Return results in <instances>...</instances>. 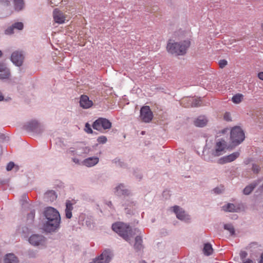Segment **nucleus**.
<instances>
[{
  "mask_svg": "<svg viewBox=\"0 0 263 263\" xmlns=\"http://www.w3.org/2000/svg\"><path fill=\"white\" fill-rule=\"evenodd\" d=\"M44 215L47 219L44 225L45 231L50 232L59 227L61 218L57 210L52 207H48L44 212Z\"/></svg>",
  "mask_w": 263,
  "mask_h": 263,
  "instance_id": "obj_1",
  "label": "nucleus"
},
{
  "mask_svg": "<svg viewBox=\"0 0 263 263\" xmlns=\"http://www.w3.org/2000/svg\"><path fill=\"white\" fill-rule=\"evenodd\" d=\"M191 42L189 40H185L179 43L175 42L172 40H169L166 46L167 51L172 54L176 55H184L189 48Z\"/></svg>",
  "mask_w": 263,
  "mask_h": 263,
  "instance_id": "obj_2",
  "label": "nucleus"
},
{
  "mask_svg": "<svg viewBox=\"0 0 263 263\" xmlns=\"http://www.w3.org/2000/svg\"><path fill=\"white\" fill-rule=\"evenodd\" d=\"M112 229L127 241L135 234L133 233V230L129 226L123 222L114 223Z\"/></svg>",
  "mask_w": 263,
  "mask_h": 263,
  "instance_id": "obj_3",
  "label": "nucleus"
},
{
  "mask_svg": "<svg viewBox=\"0 0 263 263\" xmlns=\"http://www.w3.org/2000/svg\"><path fill=\"white\" fill-rule=\"evenodd\" d=\"M245 138V133L239 126H235L232 128L230 138L234 146L240 144L244 140Z\"/></svg>",
  "mask_w": 263,
  "mask_h": 263,
  "instance_id": "obj_4",
  "label": "nucleus"
},
{
  "mask_svg": "<svg viewBox=\"0 0 263 263\" xmlns=\"http://www.w3.org/2000/svg\"><path fill=\"white\" fill-rule=\"evenodd\" d=\"M92 127L95 129L99 131L102 129H108L111 128V123L106 118H99L93 122Z\"/></svg>",
  "mask_w": 263,
  "mask_h": 263,
  "instance_id": "obj_5",
  "label": "nucleus"
},
{
  "mask_svg": "<svg viewBox=\"0 0 263 263\" xmlns=\"http://www.w3.org/2000/svg\"><path fill=\"white\" fill-rule=\"evenodd\" d=\"M153 118V114L148 106H144L140 109V120L145 123H148L152 121Z\"/></svg>",
  "mask_w": 263,
  "mask_h": 263,
  "instance_id": "obj_6",
  "label": "nucleus"
},
{
  "mask_svg": "<svg viewBox=\"0 0 263 263\" xmlns=\"http://www.w3.org/2000/svg\"><path fill=\"white\" fill-rule=\"evenodd\" d=\"M111 258V252L108 250H105L99 256L90 263H108Z\"/></svg>",
  "mask_w": 263,
  "mask_h": 263,
  "instance_id": "obj_7",
  "label": "nucleus"
},
{
  "mask_svg": "<svg viewBox=\"0 0 263 263\" xmlns=\"http://www.w3.org/2000/svg\"><path fill=\"white\" fill-rule=\"evenodd\" d=\"M227 147V143L224 140L217 142L215 151L213 152L212 155L215 157L219 156L223 154Z\"/></svg>",
  "mask_w": 263,
  "mask_h": 263,
  "instance_id": "obj_8",
  "label": "nucleus"
},
{
  "mask_svg": "<svg viewBox=\"0 0 263 263\" xmlns=\"http://www.w3.org/2000/svg\"><path fill=\"white\" fill-rule=\"evenodd\" d=\"M53 18L55 23L62 24L65 23L66 15L58 9H55L53 11Z\"/></svg>",
  "mask_w": 263,
  "mask_h": 263,
  "instance_id": "obj_9",
  "label": "nucleus"
},
{
  "mask_svg": "<svg viewBox=\"0 0 263 263\" xmlns=\"http://www.w3.org/2000/svg\"><path fill=\"white\" fill-rule=\"evenodd\" d=\"M24 60V55L21 51H14L11 56V61L17 66L22 65Z\"/></svg>",
  "mask_w": 263,
  "mask_h": 263,
  "instance_id": "obj_10",
  "label": "nucleus"
},
{
  "mask_svg": "<svg viewBox=\"0 0 263 263\" xmlns=\"http://www.w3.org/2000/svg\"><path fill=\"white\" fill-rule=\"evenodd\" d=\"M239 156V152H234L228 156H224L222 158H220L218 161V163L222 164L226 163L232 162L234 160H235L237 158H238Z\"/></svg>",
  "mask_w": 263,
  "mask_h": 263,
  "instance_id": "obj_11",
  "label": "nucleus"
},
{
  "mask_svg": "<svg viewBox=\"0 0 263 263\" xmlns=\"http://www.w3.org/2000/svg\"><path fill=\"white\" fill-rule=\"evenodd\" d=\"M181 103L185 107H196L200 105V101L192 98H186L182 100Z\"/></svg>",
  "mask_w": 263,
  "mask_h": 263,
  "instance_id": "obj_12",
  "label": "nucleus"
},
{
  "mask_svg": "<svg viewBox=\"0 0 263 263\" xmlns=\"http://www.w3.org/2000/svg\"><path fill=\"white\" fill-rule=\"evenodd\" d=\"M29 242L34 246L42 245L45 242V237L42 235H32L29 239Z\"/></svg>",
  "mask_w": 263,
  "mask_h": 263,
  "instance_id": "obj_13",
  "label": "nucleus"
},
{
  "mask_svg": "<svg viewBox=\"0 0 263 263\" xmlns=\"http://www.w3.org/2000/svg\"><path fill=\"white\" fill-rule=\"evenodd\" d=\"M173 208L174 212L176 214L178 219L185 221L189 219L188 215L185 214L182 209L177 205L174 206Z\"/></svg>",
  "mask_w": 263,
  "mask_h": 263,
  "instance_id": "obj_14",
  "label": "nucleus"
},
{
  "mask_svg": "<svg viewBox=\"0 0 263 263\" xmlns=\"http://www.w3.org/2000/svg\"><path fill=\"white\" fill-rule=\"evenodd\" d=\"M80 105L83 108H89L93 105V102L90 100L88 97L86 95H82L80 98Z\"/></svg>",
  "mask_w": 263,
  "mask_h": 263,
  "instance_id": "obj_15",
  "label": "nucleus"
},
{
  "mask_svg": "<svg viewBox=\"0 0 263 263\" xmlns=\"http://www.w3.org/2000/svg\"><path fill=\"white\" fill-rule=\"evenodd\" d=\"M116 194L119 196H128L130 195V192L128 190L125 189L123 184H121L116 187Z\"/></svg>",
  "mask_w": 263,
  "mask_h": 263,
  "instance_id": "obj_16",
  "label": "nucleus"
},
{
  "mask_svg": "<svg viewBox=\"0 0 263 263\" xmlns=\"http://www.w3.org/2000/svg\"><path fill=\"white\" fill-rule=\"evenodd\" d=\"M10 74V70L4 64L0 63V79H8Z\"/></svg>",
  "mask_w": 263,
  "mask_h": 263,
  "instance_id": "obj_17",
  "label": "nucleus"
},
{
  "mask_svg": "<svg viewBox=\"0 0 263 263\" xmlns=\"http://www.w3.org/2000/svg\"><path fill=\"white\" fill-rule=\"evenodd\" d=\"M99 162V158L97 157H89L83 161V164L87 167H91L97 164Z\"/></svg>",
  "mask_w": 263,
  "mask_h": 263,
  "instance_id": "obj_18",
  "label": "nucleus"
},
{
  "mask_svg": "<svg viewBox=\"0 0 263 263\" xmlns=\"http://www.w3.org/2000/svg\"><path fill=\"white\" fill-rule=\"evenodd\" d=\"M208 120L204 116L198 117L195 121L194 124L197 127H203L206 125Z\"/></svg>",
  "mask_w": 263,
  "mask_h": 263,
  "instance_id": "obj_19",
  "label": "nucleus"
},
{
  "mask_svg": "<svg viewBox=\"0 0 263 263\" xmlns=\"http://www.w3.org/2000/svg\"><path fill=\"white\" fill-rule=\"evenodd\" d=\"M73 210V203L71 201L67 200L66 202L65 215L67 218L70 219L72 217V211Z\"/></svg>",
  "mask_w": 263,
  "mask_h": 263,
  "instance_id": "obj_20",
  "label": "nucleus"
},
{
  "mask_svg": "<svg viewBox=\"0 0 263 263\" xmlns=\"http://www.w3.org/2000/svg\"><path fill=\"white\" fill-rule=\"evenodd\" d=\"M4 261L5 263H18V262L17 258L12 253L7 254Z\"/></svg>",
  "mask_w": 263,
  "mask_h": 263,
  "instance_id": "obj_21",
  "label": "nucleus"
},
{
  "mask_svg": "<svg viewBox=\"0 0 263 263\" xmlns=\"http://www.w3.org/2000/svg\"><path fill=\"white\" fill-rule=\"evenodd\" d=\"M14 7L16 11L22 10L24 7L23 0H13Z\"/></svg>",
  "mask_w": 263,
  "mask_h": 263,
  "instance_id": "obj_22",
  "label": "nucleus"
},
{
  "mask_svg": "<svg viewBox=\"0 0 263 263\" xmlns=\"http://www.w3.org/2000/svg\"><path fill=\"white\" fill-rule=\"evenodd\" d=\"M142 239L140 236H137L135 238V243L134 244V248L136 250L139 251L142 249Z\"/></svg>",
  "mask_w": 263,
  "mask_h": 263,
  "instance_id": "obj_23",
  "label": "nucleus"
},
{
  "mask_svg": "<svg viewBox=\"0 0 263 263\" xmlns=\"http://www.w3.org/2000/svg\"><path fill=\"white\" fill-rule=\"evenodd\" d=\"M203 253L205 255L209 256L212 254L213 249L212 245L209 243L204 244V246L203 249Z\"/></svg>",
  "mask_w": 263,
  "mask_h": 263,
  "instance_id": "obj_24",
  "label": "nucleus"
},
{
  "mask_svg": "<svg viewBox=\"0 0 263 263\" xmlns=\"http://www.w3.org/2000/svg\"><path fill=\"white\" fill-rule=\"evenodd\" d=\"M222 210L226 212H234L235 205L232 203H228L227 205L222 206Z\"/></svg>",
  "mask_w": 263,
  "mask_h": 263,
  "instance_id": "obj_25",
  "label": "nucleus"
},
{
  "mask_svg": "<svg viewBox=\"0 0 263 263\" xmlns=\"http://www.w3.org/2000/svg\"><path fill=\"white\" fill-rule=\"evenodd\" d=\"M243 98V95L241 94H237L232 97V101L236 104L239 103L241 102Z\"/></svg>",
  "mask_w": 263,
  "mask_h": 263,
  "instance_id": "obj_26",
  "label": "nucleus"
},
{
  "mask_svg": "<svg viewBox=\"0 0 263 263\" xmlns=\"http://www.w3.org/2000/svg\"><path fill=\"white\" fill-rule=\"evenodd\" d=\"M256 185V184H250L249 185L247 186L243 190V193L245 195H249L250 193H251V192L253 191V190L254 189Z\"/></svg>",
  "mask_w": 263,
  "mask_h": 263,
  "instance_id": "obj_27",
  "label": "nucleus"
},
{
  "mask_svg": "<svg viewBox=\"0 0 263 263\" xmlns=\"http://www.w3.org/2000/svg\"><path fill=\"white\" fill-rule=\"evenodd\" d=\"M224 229L229 231L231 235H233L235 233V230L233 226L231 224H226L224 226Z\"/></svg>",
  "mask_w": 263,
  "mask_h": 263,
  "instance_id": "obj_28",
  "label": "nucleus"
},
{
  "mask_svg": "<svg viewBox=\"0 0 263 263\" xmlns=\"http://www.w3.org/2000/svg\"><path fill=\"white\" fill-rule=\"evenodd\" d=\"M14 28L18 30H22L24 27L23 24L21 22L15 23L13 25Z\"/></svg>",
  "mask_w": 263,
  "mask_h": 263,
  "instance_id": "obj_29",
  "label": "nucleus"
},
{
  "mask_svg": "<svg viewBox=\"0 0 263 263\" xmlns=\"http://www.w3.org/2000/svg\"><path fill=\"white\" fill-rule=\"evenodd\" d=\"M50 5L52 7H54L58 6L59 4H60L62 0H49Z\"/></svg>",
  "mask_w": 263,
  "mask_h": 263,
  "instance_id": "obj_30",
  "label": "nucleus"
},
{
  "mask_svg": "<svg viewBox=\"0 0 263 263\" xmlns=\"http://www.w3.org/2000/svg\"><path fill=\"white\" fill-rule=\"evenodd\" d=\"M84 129H85V131L88 134L92 133V130L90 127V125L88 123H86Z\"/></svg>",
  "mask_w": 263,
  "mask_h": 263,
  "instance_id": "obj_31",
  "label": "nucleus"
},
{
  "mask_svg": "<svg viewBox=\"0 0 263 263\" xmlns=\"http://www.w3.org/2000/svg\"><path fill=\"white\" fill-rule=\"evenodd\" d=\"M97 141L100 143H105L107 141V138L104 136H100L98 137Z\"/></svg>",
  "mask_w": 263,
  "mask_h": 263,
  "instance_id": "obj_32",
  "label": "nucleus"
},
{
  "mask_svg": "<svg viewBox=\"0 0 263 263\" xmlns=\"http://www.w3.org/2000/svg\"><path fill=\"white\" fill-rule=\"evenodd\" d=\"M228 64V62L225 60H220L219 62V65L221 68L224 67Z\"/></svg>",
  "mask_w": 263,
  "mask_h": 263,
  "instance_id": "obj_33",
  "label": "nucleus"
},
{
  "mask_svg": "<svg viewBox=\"0 0 263 263\" xmlns=\"http://www.w3.org/2000/svg\"><path fill=\"white\" fill-rule=\"evenodd\" d=\"M14 29L13 25L11 27H9L5 30V34L8 35L12 34L13 33Z\"/></svg>",
  "mask_w": 263,
  "mask_h": 263,
  "instance_id": "obj_34",
  "label": "nucleus"
},
{
  "mask_svg": "<svg viewBox=\"0 0 263 263\" xmlns=\"http://www.w3.org/2000/svg\"><path fill=\"white\" fill-rule=\"evenodd\" d=\"M38 125V123L36 121H32V122L29 123V125L31 129H33L34 128L36 127Z\"/></svg>",
  "mask_w": 263,
  "mask_h": 263,
  "instance_id": "obj_35",
  "label": "nucleus"
},
{
  "mask_svg": "<svg viewBox=\"0 0 263 263\" xmlns=\"http://www.w3.org/2000/svg\"><path fill=\"white\" fill-rule=\"evenodd\" d=\"M252 171H253V172L254 173H258V172L260 170V167H259L258 165H256V164H253V166H252Z\"/></svg>",
  "mask_w": 263,
  "mask_h": 263,
  "instance_id": "obj_36",
  "label": "nucleus"
},
{
  "mask_svg": "<svg viewBox=\"0 0 263 263\" xmlns=\"http://www.w3.org/2000/svg\"><path fill=\"white\" fill-rule=\"evenodd\" d=\"M14 166V163L13 162H9L6 167L8 171H11Z\"/></svg>",
  "mask_w": 263,
  "mask_h": 263,
  "instance_id": "obj_37",
  "label": "nucleus"
},
{
  "mask_svg": "<svg viewBox=\"0 0 263 263\" xmlns=\"http://www.w3.org/2000/svg\"><path fill=\"white\" fill-rule=\"evenodd\" d=\"M0 4L4 6H8L10 3L8 0H0Z\"/></svg>",
  "mask_w": 263,
  "mask_h": 263,
  "instance_id": "obj_38",
  "label": "nucleus"
},
{
  "mask_svg": "<svg viewBox=\"0 0 263 263\" xmlns=\"http://www.w3.org/2000/svg\"><path fill=\"white\" fill-rule=\"evenodd\" d=\"M224 119L227 121H229L231 120V115H230V113L226 112L224 114Z\"/></svg>",
  "mask_w": 263,
  "mask_h": 263,
  "instance_id": "obj_39",
  "label": "nucleus"
},
{
  "mask_svg": "<svg viewBox=\"0 0 263 263\" xmlns=\"http://www.w3.org/2000/svg\"><path fill=\"white\" fill-rule=\"evenodd\" d=\"M46 195H51V198H52V200H54L57 197L55 195L54 192H53L52 191H49L48 192H47L46 193Z\"/></svg>",
  "mask_w": 263,
  "mask_h": 263,
  "instance_id": "obj_40",
  "label": "nucleus"
},
{
  "mask_svg": "<svg viewBox=\"0 0 263 263\" xmlns=\"http://www.w3.org/2000/svg\"><path fill=\"white\" fill-rule=\"evenodd\" d=\"M35 216V212L32 211L28 215V218H30L31 220H33Z\"/></svg>",
  "mask_w": 263,
  "mask_h": 263,
  "instance_id": "obj_41",
  "label": "nucleus"
},
{
  "mask_svg": "<svg viewBox=\"0 0 263 263\" xmlns=\"http://www.w3.org/2000/svg\"><path fill=\"white\" fill-rule=\"evenodd\" d=\"M247 256V253L245 251H241L240 253V256L242 259L246 258Z\"/></svg>",
  "mask_w": 263,
  "mask_h": 263,
  "instance_id": "obj_42",
  "label": "nucleus"
},
{
  "mask_svg": "<svg viewBox=\"0 0 263 263\" xmlns=\"http://www.w3.org/2000/svg\"><path fill=\"white\" fill-rule=\"evenodd\" d=\"M222 190H223V189H219L218 187H216V188L214 189V190L215 193H216L217 194L221 193Z\"/></svg>",
  "mask_w": 263,
  "mask_h": 263,
  "instance_id": "obj_43",
  "label": "nucleus"
},
{
  "mask_svg": "<svg viewBox=\"0 0 263 263\" xmlns=\"http://www.w3.org/2000/svg\"><path fill=\"white\" fill-rule=\"evenodd\" d=\"M258 77L259 79L263 81V72H260L258 73Z\"/></svg>",
  "mask_w": 263,
  "mask_h": 263,
  "instance_id": "obj_44",
  "label": "nucleus"
},
{
  "mask_svg": "<svg viewBox=\"0 0 263 263\" xmlns=\"http://www.w3.org/2000/svg\"><path fill=\"white\" fill-rule=\"evenodd\" d=\"M4 99L2 93V92L0 91V101H2Z\"/></svg>",
  "mask_w": 263,
  "mask_h": 263,
  "instance_id": "obj_45",
  "label": "nucleus"
},
{
  "mask_svg": "<svg viewBox=\"0 0 263 263\" xmlns=\"http://www.w3.org/2000/svg\"><path fill=\"white\" fill-rule=\"evenodd\" d=\"M243 263H253L252 261L250 259H248L246 261L243 262Z\"/></svg>",
  "mask_w": 263,
  "mask_h": 263,
  "instance_id": "obj_46",
  "label": "nucleus"
},
{
  "mask_svg": "<svg viewBox=\"0 0 263 263\" xmlns=\"http://www.w3.org/2000/svg\"><path fill=\"white\" fill-rule=\"evenodd\" d=\"M261 260L260 261V263H263V253H262L261 255Z\"/></svg>",
  "mask_w": 263,
  "mask_h": 263,
  "instance_id": "obj_47",
  "label": "nucleus"
},
{
  "mask_svg": "<svg viewBox=\"0 0 263 263\" xmlns=\"http://www.w3.org/2000/svg\"><path fill=\"white\" fill-rule=\"evenodd\" d=\"M2 55V52L0 50V57Z\"/></svg>",
  "mask_w": 263,
  "mask_h": 263,
  "instance_id": "obj_48",
  "label": "nucleus"
},
{
  "mask_svg": "<svg viewBox=\"0 0 263 263\" xmlns=\"http://www.w3.org/2000/svg\"><path fill=\"white\" fill-rule=\"evenodd\" d=\"M141 263H146L145 261H142Z\"/></svg>",
  "mask_w": 263,
  "mask_h": 263,
  "instance_id": "obj_49",
  "label": "nucleus"
},
{
  "mask_svg": "<svg viewBox=\"0 0 263 263\" xmlns=\"http://www.w3.org/2000/svg\"><path fill=\"white\" fill-rule=\"evenodd\" d=\"M109 204H110V205L111 204V202H109L108 205H109Z\"/></svg>",
  "mask_w": 263,
  "mask_h": 263,
  "instance_id": "obj_50",
  "label": "nucleus"
},
{
  "mask_svg": "<svg viewBox=\"0 0 263 263\" xmlns=\"http://www.w3.org/2000/svg\"><path fill=\"white\" fill-rule=\"evenodd\" d=\"M74 162H77V160H76L75 159L73 160Z\"/></svg>",
  "mask_w": 263,
  "mask_h": 263,
  "instance_id": "obj_51",
  "label": "nucleus"
},
{
  "mask_svg": "<svg viewBox=\"0 0 263 263\" xmlns=\"http://www.w3.org/2000/svg\"><path fill=\"white\" fill-rule=\"evenodd\" d=\"M261 27L263 29V24L262 25Z\"/></svg>",
  "mask_w": 263,
  "mask_h": 263,
  "instance_id": "obj_52",
  "label": "nucleus"
},
{
  "mask_svg": "<svg viewBox=\"0 0 263 263\" xmlns=\"http://www.w3.org/2000/svg\"><path fill=\"white\" fill-rule=\"evenodd\" d=\"M262 189H263V184H262Z\"/></svg>",
  "mask_w": 263,
  "mask_h": 263,
  "instance_id": "obj_53",
  "label": "nucleus"
}]
</instances>
